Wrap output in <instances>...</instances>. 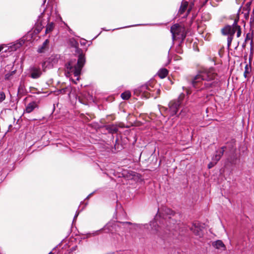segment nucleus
Returning <instances> with one entry per match:
<instances>
[{"label":"nucleus","instance_id":"1","mask_svg":"<svg viewBox=\"0 0 254 254\" xmlns=\"http://www.w3.org/2000/svg\"><path fill=\"white\" fill-rule=\"evenodd\" d=\"M220 80L214 69L200 71L191 81L192 86L199 89H209L219 85Z\"/></svg>","mask_w":254,"mask_h":254},{"label":"nucleus","instance_id":"2","mask_svg":"<svg viewBox=\"0 0 254 254\" xmlns=\"http://www.w3.org/2000/svg\"><path fill=\"white\" fill-rule=\"evenodd\" d=\"M85 63V58L84 55L82 53H79L78 57L77 63H75L73 61H70L66 64V68L69 72L73 73L74 76L76 77V80H72V81L77 84V81L79 80V76L80 74L81 70Z\"/></svg>","mask_w":254,"mask_h":254},{"label":"nucleus","instance_id":"3","mask_svg":"<svg viewBox=\"0 0 254 254\" xmlns=\"http://www.w3.org/2000/svg\"><path fill=\"white\" fill-rule=\"evenodd\" d=\"M185 96V94L184 93H182L179 95L178 99L177 100H172L170 101L169 104L168 109V112L170 116H174L177 113L182 101L184 100Z\"/></svg>","mask_w":254,"mask_h":254},{"label":"nucleus","instance_id":"4","mask_svg":"<svg viewBox=\"0 0 254 254\" xmlns=\"http://www.w3.org/2000/svg\"><path fill=\"white\" fill-rule=\"evenodd\" d=\"M171 32L173 38H178L182 40H184L186 36L185 28L178 24H175L171 27Z\"/></svg>","mask_w":254,"mask_h":254},{"label":"nucleus","instance_id":"5","mask_svg":"<svg viewBox=\"0 0 254 254\" xmlns=\"http://www.w3.org/2000/svg\"><path fill=\"white\" fill-rule=\"evenodd\" d=\"M221 32L222 34L228 36L227 42L228 46H230L235 34L234 23L232 26L227 25L225 26L222 29Z\"/></svg>","mask_w":254,"mask_h":254},{"label":"nucleus","instance_id":"6","mask_svg":"<svg viewBox=\"0 0 254 254\" xmlns=\"http://www.w3.org/2000/svg\"><path fill=\"white\" fill-rule=\"evenodd\" d=\"M151 92L152 90L150 87L146 85H142L138 89H135L134 91L135 94L137 95H141L146 98L150 97Z\"/></svg>","mask_w":254,"mask_h":254},{"label":"nucleus","instance_id":"7","mask_svg":"<svg viewBox=\"0 0 254 254\" xmlns=\"http://www.w3.org/2000/svg\"><path fill=\"white\" fill-rule=\"evenodd\" d=\"M59 57L58 55L51 56L48 60L42 63V66L43 68L48 67L49 68L54 66V64L57 63Z\"/></svg>","mask_w":254,"mask_h":254},{"label":"nucleus","instance_id":"8","mask_svg":"<svg viewBox=\"0 0 254 254\" xmlns=\"http://www.w3.org/2000/svg\"><path fill=\"white\" fill-rule=\"evenodd\" d=\"M202 227L199 223H195L191 228V230L196 236L201 237L203 235Z\"/></svg>","mask_w":254,"mask_h":254},{"label":"nucleus","instance_id":"9","mask_svg":"<svg viewBox=\"0 0 254 254\" xmlns=\"http://www.w3.org/2000/svg\"><path fill=\"white\" fill-rule=\"evenodd\" d=\"M42 74V71L39 67L33 66L30 69V76L33 79L38 78Z\"/></svg>","mask_w":254,"mask_h":254},{"label":"nucleus","instance_id":"10","mask_svg":"<svg viewBox=\"0 0 254 254\" xmlns=\"http://www.w3.org/2000/svg\"><path fill=\"white\" fill-rule=\"evenodd\" d=\"M188 2L186 1H182L180 8L179 9L178 13L180 15L183 14L186 11V13L185 16H187L188 14L189 13L190 11L191 10L190 8H188Z\"/></svg>","mask_w":254,"mask_h":254},{"label":"nucleus","instance_id":"11","mask_svg":"<svg viewBox=\"0 0 254 254\" xmlns=\"http://www.w3.org/2000/svg\"><path fill=\"white\" fill-rule=\"evenodd\" d=\"M225 147L223 146L216 151L215 155L212 157V160L217 162L223 155L225 151Z\"/></svg>","mask_w":254,"mask_h":254},{"label":"nucleus","instance_id":"12","mask_svg":"<svg viewBox=\"0 0 254 254\" xmlns=\"http://www.w3.org/2000/svg\"><path fill=\"white\" fill-rule=\"evenodd\" d=\"M49 40L48 39L46 40L43 43V44L39 46L37 52L39 53H44L46 52L49 49Z\"/></svg>","mask_w":254,"mask_h":254},{"label":"nucleus","instance_id":"13","mask_svg":"<svg viewBox=\"0 0 254 254\" xmlns=\"http://www.w3.org/2000/svg\"><path fill=\"white\" fill-rule=\"evenodd\" d=\"M38 108V105L36 102H32L27 104L25 112L27 113H30L35 109Z\"/></svg>","mask_w":254,"mask_h":254},{"label":"nucleus","instance_id":"14","mask_svg":"<svg viewBox=\"0 0 254 254\" xmlns=\"http://www.w3.org/2000/svg\"><path fill=\"white\" fill-rule=\"evenodd\" d=\"M212 246L216 249L221 251H224L226 249L225 246L221 240H217L212 243Z\"/></svg>","mask_w":254,"mask_h":254},{"label":"nucleus","instance_id":"15","mask_svg":"<svg viewBox=\"0 0 254 254\" xmlns=\"http://www.w3.org/2000/svg\"><path fill=\"white\" fill-rule=\"evenodd\" d=\"M157 217V216H156L154 218V220L150 222V225L151 226L152 229L154 231V233H157L159 231V228L160 226H159L158 223L156 221Z\"/></svg>","mask_w":254,"mask_h":254},{"label":"nucleus","instance_id":"16","mask_svg":"<svg viewBox=\"0 0 254 254\" xmlns=\"http://www.w3.org/2000/svg\"><path fill=\"white\" fill-rule=\"evenodd\" d=\"M55 27V24L53 22H50L47 24L46 27L45 33L48 34L52 32Z\"/></svg>","mask_w":254,"mask_h":254},{"label":"nucleus","instance_id":"17","mask_svg":"<svg viewBox=\"0 0 254 254\" xmlns=\"http://www.w3.org/2000/svg\"><path fill=\"white\" fill-rule=\"evenodd\" d=\"M168 73V72L167 69L166 68H162L159 70L158 75L160 78H164L167 75Z\"/></svg>","mask_w":254,"mask_h":254},{"label":"nucleus","instance_id":"18","mask_svg":"<svg viewBox=\"0 0 254 254\" xmlns=\"http://www.w3.org/2000/svg\"><path fill=\"white\" fill-rule=\"evenodd\" d=\"M234 29H235V33H237V37H239L241 34V30L240 26L237 24V22L235 20L234 21Z\"/></svg>","mask_w":254,"mask_h":254},{"label":"nucleus","instance_id":"19","mask_svg":"<svg viewBox=\"0 0 254 254\" xmlns=\"http://www.w3.org/2000/svg\"><path fill=\"white\" fill-rule=\"evenodd\" d=\"M251 71V65L247 64L245 67V71L244 73V76L245 78H248V75L250 73Z\"/></svg>","mask_w":254,"mask_h":254},{"label":"nucleus","instance_id":"20","mask_svg":"<svg viewBox=\"0 0 254 254\" xmlns=\"http://www.w3.org/2000/svg\"><path fill=\"white\" fill-rule=\"evenodd\" d=\"M131 96L130 92L129 91H127L124 92L121 94V97L124 100H127Z\"/></svg>","mask_w":254,"mask_h":254},{"label":"nucleus","instance_id":"21","mask_svg":"<svg viewBox=\"0 0 254 254\" xmlns=\"http://www.w3.org/2000/svg\"><path fill=\"white\" fill-rule=\"evenodd\" d=\"M15 73V71L6 73L4 76L5 80H9L11 79V76Z\"/></svg>","mask_w":254,"mask_h":254},{"label":"nucleus","instance_id":"22","mask_svg":"<svg viewBox=\"0 0 254 254\" xmlns=\"http://www.w3.org/2000/svg\"><path fill=\"white\" fill-rule=\"evenodd\" d=\"M5 93L2 91L0 92V103L5 99Z\"/></svg>","mask_w":254,"mask_h":254},{"label":"nucleus","instance_id":"23","mask_svg":"<svg viewBox=\"0 0 254 254\" xmlns=\"http://www.w3.org/2000/svg\"><path fill=\"white\" fill-rule=\"evenodd\" d=\"M117 130H118V129H117V127L113 126L111 127V129H110V131L113 133L116 132L117 131Z\"/></svg>","mask_w":254,"mask_h":254},{"label":"nucleus","instance_id":"24","mask_svg":"<svg viewBox=\"0 0 254 254\" xmlns=\"http://www.w3.org/2000/svg\"><path fill=\"white\" fill-rule=\"evenodd\" d=\"M217 163V162H215V161H213L212 160V161L210 163H209L208 165V168L210 169L212 167H213Z\"/></svg>","mask_w":254,"mask_h":254},{"label":"nucleus","instance_id":"25","mask_svg":"<svg viewBox=\"0 0 254 254\" xmlns=\"http://www.w3.org/2000/svg\"><path fill=\"white\" fill-rule=\"evenodd\" d=\"M66 89L63 88L58 90L57 92L59 93L64 94L65 93Z\"/></svg>","mask_w":254,"mask_h":254},{"label":"nucleus","instance_id":"26","mask_svg":"<svg viewBox=\"0 0 254 254\" xmlns=\"http://www.w3.org/2000/svg\"><path fill=\"white\" fill-rule=\"evenodd\" d=\"M186 92H187V94L188 95H189L191 93V92L190 91V90L188 88H186Z\"/></svg>","mask_w":254,"mask_h":254},{"label":"nucleus","instance_id":"27","mask_svg":"<svg viewBox=\"0 0 254 254\" xmlns=\"http://www.w3.org/2000/svg\"><path fill=\"white\" fill-rule=\"evenodd\" d=\"M3 49V45H1L0 46V52Z\"/></svg>","mask_w":254,"mask_h":254},{"label":"nucleus","instance_id":"28","mask_svg":"<svg viewBox=\"0 0 254 254\" xmlns=\"http://www.w3.org/2000/svg\"><path fill=\"white\" fill-rule=\"evenodd\" d=\"M74 46H76L77 45V43L76 42H74V44H73Z\"/></svg>","mask_w":254,"mask_h":254},{"label":"nucleus","instance_id":"29","mask_svg":"<svg viewBox=\"0 0 254 254\" xmlns=\"http://www.w3.org/2000/svg\"><path fill=\"white\" fill-rule=\"evenodd\" d=\"M78 213L76 214L75 216H74V219H75L78 216Z\"/></svg>","mask_w":254,"mask_h":254},{"label":"nucleus","instance_id":"30","mask_svg":"<svg viewBox=\"0 0 254 254\" xmlns=\"http://www.w3.org/2000/svg\"><path fill=\"white\" fill-rule=\"evenodd\" d=\"M43 4H45V3L46 1V0H43Z\"/></svg>","mask_w":254,"mask_h":254},{"label":"nucleus","instance_id":"31","mask_svg":"<svg viewBox=\"0 0 254 254\" xmlns=\"http://www.w3.org/2000/svg\"><path fill=\"white\" fill-rule=\"evenodd\" d=\"M109 226V224H107V226H105V227H107Z\"/></svg>","mask_w":254,"mask_h":254},{"label":"nucleus","instance_id":"32","mask_svg":"<svg viewBox=\"0 0 254 254\" xmlns=\"http://www.w3.org/2000/svg\"><path fill=\"white\" fill-rule=\"evenodd\" d=\"M215 0L217 1H221V0Z\"/></svg>","mask_w":254,"mask_h":254},{"label":"nucleus","instance_id":"33","mask_svg":"<svg viewBox=\"0 0 254 254\" xmlns=\"http://www.w3.org/2000/svg\"><path fill=\"white\" fill-rule=\"evenodd\" d=\"M126 223H127V224H130V222H126Z\"/></svg>","mask_w":254,"mask_h":254},{"label":"nucleus","instance_id":"34","mask_svg":"<svg viewBox=\"0 0 254 254\" xmlns=\"http://www.w3.org/2000/svg\"><path fill=\"white\" fill-rule=\"evenodd\" d=\"M84 42L81 43V44H84Z\"/></svg>","mask_w":254,"mask_h":254},{"label":"nucleus","instance_id":"35","mask_svg":"<svg viewBox=\"0 0 254 254\" xmlns=\"http://www.w3.org/2000/svg\"><path fill=\"white\" fill-rule=\"evenodd\" d=\"M52 254V253L51 252V253H50L49 254Z\"/></svg>","mask_w":254,"mask_h":254}]
</instances>
